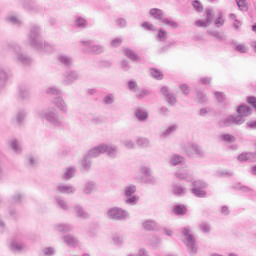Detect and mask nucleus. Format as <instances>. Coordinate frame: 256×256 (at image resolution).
I'll return each instance as SVG.
<instances>
[{"label":"nucleus","mask_w":256,"mask_h":256,"mask_svg":"<svg viewBox=\"0 0 256 256\" xmlns=\"http://www.w3.org/2000/svg\"><path fill=\"white\" fill-rule=\"evenodd\" d=\"M41 28L37 24H31L30 32L28 33L27 45H30L35 51L42 54L55 53V47L41 39Z\"/></svg>","instance_id":"f257e3e1"},{"label":"nucleus","mask_w":256,"mask_h":256,"mask_svg":"<svg viewBox=\"0 0 256 256\" xmlns=\"http://www.w3.org/2000/svg\"><path fill=\"white\" fill-rule=\"evenodd\" d=\"M37 117L39 119H42V121H47L49 125L52 127H63V118H61V115L59 112L51 109H45V110H38L36 112Z\"/></svg>","instance_id":"f03ea898"},{"label":"nucleus","mask_w":256,"mask_h":256,"mask_svg":"<svg viewBox=\"0 0 256 256\" xmlns=\"http://www.w3.org/2000/svg\"><path fill=\"white\" fill-rule=\"evenodd\" d=\"M181 233L184 237L183 243L191 256L197 255L199 251V244H197V240L195 239V236H193V233H191L190 227H184L181 229Z\"/></svg>","instance_id":"7ed1b4c3"},{"label":"nucleus","mask_w":256,"mask_h":256,"mask_svg":"<svg viewBox=\"0 0 256 256\" xmlns=\"http://www.w3.org/2000/svg\"><path fill=\"white\" fill-rule=\"evenodd\" d=\"M47 95H52L55 97L52 101V104L61 111V113L67 114L69 113V106L67 105V102L61 97V90H59L57 87H50L46 90Z\"/></svg>","instance_id":"20e7f679"},{"label":"nucleus","mask_w":256,"mask_h":256,"mask_svg":"<svg viewBox=\"0 0 256 256\" xmlns=\"http://www.w3.org/2000/svg\"><path fill=\"white\" fill-rule=\"evenodd\" d=\"M6 49L14 52L17 63H21V65H31V63H33V59L21 51L19 44L11 42L7 44Z\"/></svg>","instance_id":"39448f33"},{"label":"nucleus","mask_w":256,"mask_h":256,"mask_svg":"<svg viewBox=\"0 0 256 256\" xmlns=\"http://www.w3.org/2000/svg\"><path fill=\"white\" fill-rule=\"evenodd\" d=\"M107 219L110 221H127L130 214L127 210L119 207H112L107 211Z\"/></svg>","instance_id":"423d86ee"},{"label":"nucleus","mask_w":256,"mask_h":256,"mask_svg":"<svg viewBox=\"0 0 256 256\" xmlns=\"http://www.w3.org/2000/svg\"><path fill=\"white\" fill-rule=\"evenodd\" d=\"M150 15L156 19V21H160L161 23H164V25H169V27H172V29H178L179 24L173 20H169L165 17V13L163 10L158 8H152L150 9Z\"/></svg>","instance_id":"0eeeda50"},{"label":"nucleus","mask_w":256,"mask_h":256,"mask_svg":"<svg viewBox=\"0 0 256 256\" xmlns=\"http://www.w3.org/2000/svg\"><path fill=\"white\" fill-rule=\"evenodd\" d=\"M135 193H137V186L131 184L124 187V197H126L124 203L126 205H137L139 198L135 195Z\"/></svg>","instance_id":"6e6552de"},{"label":"nucleus","mask_w":256,"mask_h":256,"mask_svg":"<svg viewBox=\"0 0 256 256\" xmlns=\"http://www.w3.org/2000/svg\"><path fill=\"white\" fill-rule=\"evenodd\" d=\"M207 184L203 180H195L192 182V189L191 193L194 195V197H198L200 199H204V197H207Z\"/></svg>","instance_id":"1a4fd4ad"},{"label":"nucleus","mask_w":256,"mask_h":256,"mask_svg":"<svg viewBox=\"0 0 256 256\" xmlns=\"http://www.w3.org/2000/svg\"><path fill=\"white\" fill-rule=\"evenodd\" d=\"M83 47H86L87 50H84L86 53H93L94 55H101V53H105V47L100 44H93V40H83Z\"/></svg>","instance_id":"9d476101"},{"label":"nucleus","mask_w":256,"mask_h":256,"mask_svg":"<svg viewBox=\"0 0 256 256\" xmlns=\"http://www.w3.org/2000/svg\"><path fill=\"white\" fill-rule=\"evenodd\" d=\"M175 177H177V179H179L180 181H193V173H191L190 170L187 169V165L185 164H183L181 169L176 171Z\"/></svg>","instance_id":"9b49d317"},{"label":"nucleus","mask_w":256,"mask_h":256,"mask_svg":"<svg viewBox=\"0 0 256 256\" xmlns=\"http://www.w3.org/2000/svg\"><path fill=\"white\" fill-rule=\"evenodd\" d=\"M80 77L79 72L69 70L63 74V83L64 85H73L75 81H79Z\"/></svg>","instance_id":"f8f14e48"},{"label":"nucleus","mask_w":256,"mask_h":256,"mask_svg":"<svg viewBox=\"0 0 256 256\" xmlns=\"http://www.w3.org/2000/svg\"><path fill=\"white\" fill-rule=\"evenodd\" d=\"M233 123L235 125H243L244 120H243V118H241V116L231 115V116H228L226 119L221 120L219 122V126L220 127H229V125H233Z\"/></svg>","instance_id":"ddd939ff"},{"label":"nucleus","mask_w":256,"mask_h":256,"mask_svg":"<svg viewBox=\"0 0 256 256\" xmlns=\"http://www.w3.org/2000/svg\"><path fill=\"white\" fill-rule=\"evenodd\" d=\"M161 93L165 97L168 105H171L172 107H175V105H177V97H175V94H173V92L169 91V88L165 86L162 87Z\"/></svg>","instance_id":"4468645a"},{"label":"nucleus","mask_w":256,"mask_h":256,"mask_svg":"<svg viewBox=\"0 0 256 256\" xmlns=\"http://www.w3.org/2000/svg\"><path fill=\"white\" fill-rule=\"evenodd\" d=\"M57 191L62 195H75L77 188L71 184L62 183L57 186Z\"/></svg>","instance_id":"2eb2a0df"},{"label":"nucleus","mask_w":256,"mask_h":256,"mask_svg":"<svg viewBox=\"0 0 256 256\" xmlns=\"http://www.w3.org/2000/svg\"><path fill=\"white\" fill-rule=\"evenodd\" d=\"M105 153V146L103 144L98 145L92 149H90L86 155V157H89V159H95V157H99V155H102Z\"/></svg>","instance_id":"dca6fc26"},{"label":"nucleus","mask_w":256,"mask_h":256,"mask_svg":"<svg viewBox=\"0 0 256 256\" xmlns=\"http://www.w3.org/2000/svg\"><path fill=\"white\" fill-rule=\"evenodd\" d=\"M58 63L64 67H71L73 65V57L67 54H59L57 56Z\"/></svg>","instance_id":"f3484780"},{"label":"nucleus","mask_w":256,"mask_h":256,"mask_svg":"<svg viewBox=\"0 0 256 256\" xmlns=\"http://www.w3.org/2000/svg\"><path fill=\"white\" fill-rule=\"evenodd\" d=\"M237 113L238 115H236V117H241V119H243L245 122V117H249V115L252 113V110L251 107L247 105H240L237 109Z\"/></svg>","instance_id":"a211bd4d"},{"label":"nucleus","mask_w":256,"mask_h":256,"mask_svg":"<svg viewBox=\"0 0 256 256\" xmlns=\"http://www.w3.org/2000/svg\"><path fill=\"white\" fill-rule=\"evenodd\" d=\"M63 241L64 243H66V245H68V247H77V245H79V240L77 239V237L71 234L64 235Z\"/></svg>","instance_id":"6ab92c4d"},{"label":"nucleus","mask_w":256,"mask_h":256,"mask_svg":"<svg viewBox=\"0 0 256 256\" xmlns=\"http://www.w3.org/2000/svg\"><path fill=\"white\" fill-rule=\"evenodd\" d=\"M74 210L76 211V217H79V219H89V213L80 204H76Z\"/></svg>","instance_id":"aec40b11"},{"label":"nucleus","mask_w":256,"mask_h":256,"mask_svg":"<svg viewBox=\"0 0 256 256\" xmlns=\"http://www.w3.org/2000/svg\"><path fill=\"white\" fill-rule=\"evenodd\" d=\"M102 147H104V153H107L108 157L111 159H115V157H117V146L102 144Z\"/></svg>","instance_id":"412c9836"},{"label":"nucleus","mask_w":256,"mask_h":256,"mask_svg":"<svg viewBox=\"0 0 256 256\" xmlns=\"http://www.w3.org/2000/svg\"><path fill=\"white\" fill-rule=\"evenodd\" d=\"M135 116L138 121L145 122L149 119V112L145 109L137 108L135 111Z\"/></svg>","instance_id":"4be33fe9"},{"label":"nucleus","mask_w":256,"mask_h":256,"mask_svg":"<svg viewBox=\"0 0 256 256\" xmlns=\"http://www.w3.org/2000/svg\"><path fill=\"white\" fill-rule=\"evenodd\" d=\"M56 201V205L58 207V209H62L63 211H69V204L67 203V201L65 199H63V197L61 196H57L55 198Z\"/></svg>","instance_id":"5701e85b"},{"label":"nucleus","mask_w":256,"mask_h":256,"mask_svg":"<svg viewBox=\"0 0 256 256\" xmlns=\"http://www.w3.org/2000/svg\"><path fill=\"white\" fill-rule=\"evenodd\" d=\"M7 81H9V74L3 66H0V87H5Z\"/></svg>","instance_id":"b1692460"},{"label":"nucleus","mask_w":256,"mask_h":256,"mask_svg":"<svg viewBox=\"0 0 256 256\" xmlns=\"http://www.w3.org/2000/svg\"><path fill=\"white\" fill-rule=\"evenodd\" d=\"M173 193L174 195H177V197H183L187 195V189L179 184H174Z\"/></svg>","instance_id":"393cba45"},{"label":"nucleus","mask_w":256,"mask_h":256,"mask_svg":"<svg viewBox=\"0 0 256 256\" xmlns=\"http://www.w3.org/2000/svg\"><path fill=\"white\" fill-rule=\"evenodd\" d=\"M170 164L174 167L177 165H185V158L180 155H173L170 159Z\"/></svg>","instance_id":"a878e982"},{"label":"nucleus","mask_w":256,"mask_h":256,"mask_svg":"<svg viewBox=\"0 0 256 256\" xmlns=\"http://www.w3.org/2000/svg\"><path fill=\"white\" fill-rule=\"evenodd\" d=\"M95 190V182L94 181H87L83 188V193L85 195H91Z\"/></svg>","instance_id":"bb28decb"},{"label":"nucleus","mask_w":256,"mask_h":256,"mask_svg":"<svg viewBox=\"0 0 256 256\" xmlns=\"http://www.w3.org/2000/svg\"><path fill=\"white\" fill-rule=\"evenodd\" d=\"M8 145L14 153L18 154L21 153V146L19 145V141L17 139H12L8 142Z\"/></svg>","instance_id":"cd10ccee"},{"label":"nucleus","mask_w":256,"mask_h":256,"mask_svg":"<svg viewBox=\"0 0 256 256\" xmlns=\"http://www.w3.org/2000/svg\"><path fill=\"white\" fill-rule=\"evenodd\" d=\"M75 173H77V168L74 166L68 167L64 173V179H66V181L73 179V177H75Z\"/></svg>","instance_id":"c85d7f7f"},{"label":"nucleus","mask_w":256,"mask_h":256,"mask_svg":"<svg viewBox=\"0 0 256 256\" xmlns=\"http://www.w3.org/2000/svg\"><path fill=\"white\" fill-rule=\"evenodd\" d=\"M207 33L210 37H215L218 41H227V36L221 34L219 31L208 30Z\"/></svg>","instance_id":"c756f323"},{"label":"nucleus","mask_w":256,"mask_h":256,"mask_svg":"<svg viewBox=\"0 0 256 256\" xmlns=\"http://www.w3.org/2000/svg\"><path fill=\"white\" fill-rule=\"evenodd\" d=\"M7 23H10V25H16V27H20V25H23V22L13 15L6 16Z\"/></svg>","instance_id":"7c9ffc66"},{"label":"nucleus","mask_w":256,"mask_h":256,"mask_svg":"<svg viewBox=\"0 0 256 256\" xmlns=\"http://www.w3.org/2000/svg\"><path fill=\"white\" fill-rule=\"evenodd\" d=\"M56 230H58L59 233H69L73 231V226L71 224H59L56 226Z\"/></svg>","instance_id":"2f4dec72"},{"label":"nucleus","mask_w":256,"mask_h":256,"mask_svg":"<svg viewBox=\"0 0 256 256\" xmlns=\"http://www.w3.org/2000/svg\"><path fill=\"white\" fill-rule=\"evenodd\" d=\"M75 25L80 29H87V25H88L87 19H85L84 17L78 16L75 20Z\"/></svg>","instance_id":"473e14b6"},{"label":"nucleus","mask_w":256,"mask_h":256,"mask_svg":"<svg viewBox=\"0 0 256 256\" xmlns=\"http://www.w3.org/2000/svg\"><path fill=\"white\" fill-rule=\"evenodd\" d=\"M22 202H23V194H21V193H19V192L15 193V194L11 197V199H10V203H11L12 205H19V204H21Z\"/></svg>","instance_id":"72a5a7b5"},{"label":"nucleus","mask_w":256,"mask_h":256,"mask_svg":"<svg viewBox=\"0 0 256 256\" xmlns=\"http://www.w3.org/2000/svg\"><path fill=\"white\" fill-rule=\"evenodd\" d=\"M31 4H25L24 9L28 11L29 13H37L39 11V6L36 5L34 0H30Z\"/></svg>","instance_id":"f704fd0d"},{"label":"nucleus","mask_w":256,"mask_h":256,"mask_svg":"<svg viewBox=\"0 0 256 256\" xmlns=\"http://www.w3.org/2000/svg\"><path fill=\"white\" fill-rule=\"evenodd\" d=\"M190 150L194 151L198 157H205V152L203 151V148L199 146L198 144H192L190 146Z\"/></svg>","instance_id":"c9c22d12"},{"label":"nucleus","mask_w":256,"mask_h":256,"mask_svg":"<svg viewBox=\"0 0 256 256\" xmlns=\"http://www.w3.org/2000/svg\"><path fill=\"white\" fill-rule=\"evenodd\" d=\"M25 117H27V112L25 110L17 112L14 121L18 123V125H21L22 121H25Z\"/></svg>","instance_id":"e433bc0d"},{"label":"nucleus","mask_w":256,"mask_h":256,"mask_svg":"<svg viewBox=\"0 0 256 256\" xmlns=\"http://www.w3.org/2000/svg\"><path fill=\"white\" fill-rule=\"evenodd\" d=\"M103 105H113L115 103V94H107L102 99Z\"/></svg>","instance_id":"4c0bfd02"},{"label":"nucleus","mask_w":256,"mask_h":256,"mask_svg":"<svg viewBox=\"0 0 256 256\" xmlns=\"http://www.w3.org/2000/svg\"><path fill=\"white\" fill-rule=\"evenodd\" d=\"M233 189H236L238 191H242V193H253V189H251L247 186L241 185V183L234 184Z\"/></svg>","instance_id":"58836bf2"},{"label":"nucleus","mask_w":256,"mask_h":256,"mask_svg":"<svg viewBox=\"0 0 256 256\" xmlns=\"http://www.w3.org/2000/svg\"><path fill=\"white\" fill-rule=\"evenodd\" d=\"M173 211L176 215H185L187 213V208L181 204L174 206Z\"/></svg>","instance_id":"ea45409f"},{"label":"nucleus","mask_w":256,"mask_h":256,"mask_svg":"<svg viewBox=\"0 0 256 256\" xmlns=\"http://www.w3.org/2000/svg\"><path fill=\"white\" fill-rule=\"evenodd\" d=\"M136 143L138 147H141L142 149H145L146 147H149V145H151V142L148 138H138L136 140Z\"/></svg>","instance_id":"a19ab883"},{"label":"nucleus","mask_w":256,"mask_h":256,"mask_svg":"<svg viewBox=\"0 0 256 256\" xmlns=\"http://www.w3.org/2000/svg\"><path fill=\"white\" fill-rule=\"evenodd\" d=\"M11 251L19 252L22 251V249H25V244H21L17 241H13L10 245Z\"/></svg>","instance_id":"79ce46f5"},{"label":"nucleus","mask_w":256,"mask_h":256,"mask_svg":"<svg viewBox=\"0 0 256 256\" xmlns=\"http://www.w3.org/2000/svg\"><path fill=\"white\" fill-rule=\"evenodd\" d=\"M124 53L128 59H131V61H137L139 59V56H137V54L129 48H126Z\"/></svg>","instance_id":"37998d69"},{"label":"nucleus","mask_w":256,"mask_h":256,"mask_svg":"<svg viewBox=\"0 0 256 256\" xmlns=\"http://www.w3.org/2000/svg\"><path fill=\"white\" fill-rule=\"evenodd\" d=\"M57 253V250L55 249V247H45L42 249V255L45 256H55V254Z\"/></svg>","instance_id":"c03bdc74"},{"label":"nucleus","mask_w":256,"mask_h":256,"mask_svg":"<svg viewBox=\"0 0 256 256\" xmlns=\"http://www.w3.org/2000/svg\"><path fill=\"white\" fill-rule=\"evenodd\" d=\"M196 100L198 101V103H201L202 105L203 103H207L208 101L207 94H205L204 91H198Z\"/></svg>","instance_id":"a18cd8bd"},{"label":"nucleus","mask_w":256,"mask_h":256,"mask_svg":"<svg viewBox=\"0 0 256 256\" xmlns=\"http://www.w3.org/2000/svg\"><path fill=\"white\" fill-rule=\"evenodd\" d=\"M143 227L146 231H153L157 227V223L153 220H148L143 223Z\"/></svg>","instance_id":"49530a36"},{"label":"nucleus","mask_w":256,"mask_h":256,"mask_svg":"<svg viewBox=\"0 0 256 256\" xmlns=\"http://www.w3.org/2000/svg\"><path fill=\"white\" fill-rule=\"evenodd\" d=\"M91 165H93V162L89 157L85 156L82 161V167L85 169V171H91Z\"/></svg>","instance_id":"de8ad7c7"},{"label":"nucleus","mask_w":256,"mask_h":256,"mask_svg":"<svg viewBox=\"0 0 256 256\" xmlns=\"http://www.w3.org/2000/svg\"><path fill=\"white\" fill-rule=\"evenodd\" d=\"M192 7L195 9V11H197V13H203L204 7L201 1L199 0L192 1Z\"/></svg>","instance_id":"09e8293b"},{"label":"nucleus","mask_w":256,"mask_h":256,"mask_svg":"<svg viewBox=\"0 0 256 256\" xmlns=\"http://www.w3.org/2000/svg\"><path fill=\"white\" fill-rule=\"evenodd\" d=\"M213 17H215V13H213V9H206V20H205V22L208 25H211V23H213Z\"/></svg>","instance_id":"8fccbe9b"},{"label":"nucleus","mask_w":256,"mask_h":256,"mask_svg":"<svg viewBox=\"0 0 256 256\" xmlns=\"http://www.w3.org/2000/svg\"><path fill=\"white\" fill-rule=\"evenodd\" d=\"M199 229L202 233H211V225L208 222H202L199 224Z\"/></svg>","instance_id":"3c124183"},{"label":"nucleus","mask_w":256,"mask_h":256,"mask_svg":"<svg viewBox=\"0 0 256 256\" xmlns=\"http://www.w3.org/2000/svg\"><path fill=\"white\" fill-rule=\"evenodd\" d=\"M128 88L132 91V93H137L139 91V85L137 84V81L130 80L128 82Z\"/></svg>","instance_id":"603ef678"},{"label":"nucleus","mask_w":256,"mask_h":256,"mask_svg":"<svg viewBox=\"0 0 256 256\" xmlns=\"http://www.w3.org/2000/svg\"><path fill=\"white\" fill-rule=\"evenodd\" d=\"M157 39L159 41H162V43H166L167 42V31H165L163 29H159Z\"/></svg>","instance_id":"864d4df0"},{"label":"nucleus","mask_w":256,"mask_h":256,"mask_svg":"<svg viewBox=\"0 0 256 256\" xmlns=\"http://www.w3.org/2000/svg\"><path fill=\"white\" fill-rule=\"evenodd\" d=\"M235 1L240 11H247L249 9V7L247 6V0H235Z\"/></svg>","instance_id":"5fc2aeb1"},{"label":"nucleus","mask_w":256,"mask_h":256,"mask_svg":"<svg viewBox=\"0 0 256 256\" xmlns=\"http://www.w3.org/2000/svg\"><path fill=\"white\" fill-rule=\"evenodd\" d=\"M220 139L225 143H233V141H235V136H232L231 134H222L220 135Z\"/></svg>","instance_id":"6e6d98bb"},{"label":"nucleus","mask_w":256,"mask_h":256,"mask_svg":"<svg viewBox=\"0 0 256 256\" xmlns=\"http://www.w3.org/2000/svg\"><path fill=\"white\" fill-rule=\"evenodd\" d=\"M148 95H151V92H149V90L147 89H139L137 92H136V97L137 99H143L144 97H147Z\"/></svg>","instance_id":"4d7b16f0"},{"label":"nucleus","mask_w":256,"mask_h":256,"mask_svg":"<svg viewBox=\"0 0 256 256\" xmlns=\"http://www.w3.org/2000/svg\"><path fill=\"white\" fill-rule=\"evenodd\" d=\"M112 241H113L114 245H123V243L125 242V239L123 238V236L114 234L112 237Z\"/></svg>","instance_id":"13d9d810"},{"label":"nucleus","mask_w":256,"mask_h":256,"mask_svg":"<svg viewBox=\"0 0 256 256\" xmlns=\"http://www.w3.org/2000/svg\"><path fill=\"white\" fill-rule=\"evenodd\" d=\"M177 131V125H172L169 126L164 132H163V137H169L172 133H175Z\"/></svg>","instance_id":"bf43d9fd"},{"label":"nucleus","mask_w":256,"mask_h":256,"mask_svg":"<svg viewBox=\"0 0 256 256\" xmlns=\"http://www.w3.org/2000/svg\"><path fill=\"white\" fill-rule=\"evenodd\" d=\"M144 182L147 185H157V178H155V176L151 174L150 176H146V178L144 179Z\"/></svg>","instance_id":"052dcab7"},{"label":"nucleus","mask_w":256,"mask_h":256,"mask_svg":"<svg viewBox=\"0 0 256 256\" xmlns=\"http://www.w3.org/2000/svg\"><path fill=\"white\" fill-rule=\"evenodd\" d=\"M140 172L145 177H150V175H153V172L151 171V168H149V166H142V167H140Z\"/></svg>","instance_id":"680f3d73"},{"label":"nucleus","mask_w":256,"mask_h":256,"mask_svg":"<svg viewBox=\"0 0 256 256\" xmlns=\"http://www.w3.org/2000/svg\"><path fill=\"white\" fill-rule=\"evenodd\" d=\"M151 75L154 79H158L159 81H161V79H163V72H161L157 69H152Z\"/></svg>","instance_id":"e2e57ef3"},{"label":"nucleus","mask_w":256,"mask_h":256,"mask_svg":"<svg viewBox=\"0 0 256 256\" xmlns=\"http://www.w3.org/2000/svg\"><path fill=\"white\" fill-rule=\"evenodd\" d=\"M235 50L238 51V53H247V51H249V48L246 47L245 44H239L235 47Z\"/></svg>","instance_id":"0e129e2a"},{"label":"nucleus","mask_w":256,"mask_h":256,"mask_svg":"<svg viewBox=\"0 0 256 256\" xmlns=\"http://www.w3.org/2000/svg\"><path fill=\"white\" fill-rule=\"evenodd\" d=\"M123 145H124V147H126V149H135V142H133L131 140L123 141Z\"/></svg>","instance_id":"69168bd1"},{"label":"nucleus","mask_w":256,"mask_h":256,"mask_svg":"<svg viewBox=\"0 0 256 256\" xmlns=\"http://www.w3.org/2000/svg\"><path fill=\"white\" fill-rule=\"evenodd\" d=\"M215 97L219 103H223V101H225V94L223 92H215Z\"/></svg>","instance_id":"338daca9"},{"label":"nucleus","mask_w":256,"mask_h":256,"mask_svg":"<svg viewBox=\"0 0 256 256\" xmlns=\"http://www.w3.org/2000/svg\"><path fill=\"white\" fill-rule=\"evenodd\" d=\"M123 43V38H115L112 40L111 45L113 47H120V45Z\"/></svg>","instance_id":"774afa93"}]
</instances>
